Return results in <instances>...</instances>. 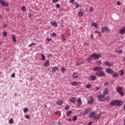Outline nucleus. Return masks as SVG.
<instances>
[{
	"instance_id": "60",
	"label": "nucleus",
	"mask_w": 125,
	"mask_h": 125,
	"mask_svg": "<svg viewBox=\"0 0 125 125\" xmlns=\"http://www.w3.org/2000/svg\"><path fill=\"white\" fill-rule=\"evenodd\" d=\"M47 41H48V42H50V41H51V39H50V38H47Z\"/></svg>"
},
{
	"instance_id": "41",
	"label": "nucleus",
	"mask_w": 125,
	"mask_h": 125,
	"mask_svg": "<svg viewBox=\"0 0 125 125\" xmlns=\"http://www.w3.org/2000/svg\"><path fill=\"white\" fill-rule=\"evenodd\" d=\"M56 33L55 32L52 33L51 35V37H56Z\"/></svg>"
},
{
	"instance_id": "8",
	"label": "nucleus",
	"mask_w": 125,
	"mask_h": 125,
	"mask_svg": "<svg viewBox=\"0 0 125 125\" xmlns=\"http://www.w3.org/2000/svg\"><path fill=\"white\" fill-rule=\"evenodd\" d=\"M91 110H92V108L90 107H89L88 108L85 110L84 113V115H87V114L90 113V111H91Z\"/></svg>"
},
{
	"instance_id": "2",
	"label": "nucleus",
	"mask_w": 125,
	"mask_h": 125,
	"mask_svg": "<svg viewBox=\"0 0 125 125\" xmlns=\"http://www.w3.org/2000/svg\"><path fill=\"white\" fill-rule=\"evenodd\" d=\"M110 106L119 107V106H122L123 105V101L119 100H115L110 103Z\"/></svg>"
},
{
	"instance_id": "47",
	"label": "nucleus",
	"mask_w": 125,
	"mask_h": 125,
	"mask_svg": "<svg viewBox=\"0 0 125 125\" xmlns=\"http://www.w3.org/2000/svg\"><path fill=\"white\" fill-rule=\"evenodd\" d=\"M69 2L70 3H74L75 2V0H69Z\"/></svg>"
},
{
	"instance_id": "48",
	"label": "nucleus",
	"mask_w": 125,
	"mask_h": 125,
	"mask_svg": "<svg viewBox=\"0 0 125 125\" xmlns=\"http://www.w3.org/2000/svg\"><path fill=\"white\" fill-rule=\"evenodd\" d=\"M98 63L99 66L100 65H101V64H102V62H101V60L99 61L98 62Z\"/></svg>"
},
{
	"instance_id": "25",
	"label": "nucleus",
	"mask_w": 125,
	"mask_h": 125,
	"mask_svg": "<svg viewBox=\"0 0 125 125\" xmlns=\"http://www.w3.org/2000/svg\"><path fill=\"white\" fill-rule=\"evenodd\" d=\"M12 39H13V42H17V40H16V36H15V35H13L12 36Z\"/></svg>"
},
{
	"instance_id": "34",
	"label": "nucleus",
	"mask_w": 125,
	"mask_h": 125,
	"mask_svg": "<svg viewBox=\"0 0 125 125\" xmlns=\"http://www.w3.org/2000/svg\"><path fill=\"white\" fill-rule=\"evenodd\" d=\"M98 101H100V102H104V99H102V98H99V97H98Z\"/></svg>"
},
{
	"instance_id": "22",
	"label": "nucleus",
	"mask_w": 125,
	"mask_h": 125,
	"mask_svg": "<svg viewBox=\"0 0 125 125\" xmlns=\"http://www.w3.org/2000/svg\"><path fill=\"white\" fill-rule=\"evenodd\" d=\"M78 15L80 17H83V13L82 11H80L78 13Z\"/></svg>"
},
{
	"instance_id": "4",
	"label": "nucleus",
	"mask_w": 125,
	"mask_h": 125,
	"mask_svg": "<svg viewBox=\"0 0 125 125\" xmlns=\"http://www.w3.org/2000/svg\"><path fill=\"white\" fill-rule=\"evenodd\" d=\"M91 58H92L93 60H96V59H99L101 57V54L94 53L90 56Z\"/></svg>"
},
{
	"instance_id": "46",
	"label": "nucleus",
	"mask_w": 125,
	"mask_h": 125,
	"mask_svg": "<svg viewBox=\"0 0 125 125\" xmlns=\"http://www.w3.org/2000/svg\"><path fill=\"white\" fill-rule=\"evenodd\" d=\"M87 62H91V58H88L87 59Z\"/></svg>"
},
{
	"instance_id": "1",
	"label": "nucleus",
	"mask_w": 125,
	"mask_h": 125,
	"mask_svg": "<svg viewBox=\"0 0 125 125\" xmlns=\"http://www.w3.org/2000/svg\"><path fill=\"white\" fill-rule=\"evenodd\" d=\"M102 69L103 68L101 66H96L93 68V71H98L95 74L97 77H105L106 74L105 73V72L101 71Z\"/></svg>"
},
{
	"instance_id": "13",
	"label": "nucleus",
	"mask_w": 125,
	"mask_h": 125,
	"mask_svg": "<svg viewBox=\"0 0 125 125\" xmlns=\"http://www.w3.org/2000/svg\"><path fill=\"white\" fill-rule=\"evenodd\" d=\"M78 77H79V74L78 73H77L76 72H75L72 75V78L73 79H77V78H78Z\"/></svg>"
},
{
	"instance_id": "14",
	"label": "nucleus",
	"mask_w": 125,
	"mask_h": 125,
	"mask_svg": "<svg viewBox=\"0 0 125 125\" xmlns=\"http://www.w3.org/2000/svg\"><path fill=\"white\" fill-rule=\"evenodd\" d=\"M89 78L92 81H95L96 80V76L95 75H91L89 76Z\"/></svg>"
},
{
	"instance_id": "56",
	"label": "nucleus",
	"mask_w": 125,
	"mask_h": 125,
	"mask_svg": "<svg viewBox=\"0 0 125 125\" xmlns=\"http://www.w3.org/2000/svg\"><path fill=\"white\" fill-rule=\"evenodd\" d=\"M119 53H123V50H118Z\"/></svg>"
},
{
	"instance_id": "17",
	"label": "nucleus",
	"mask_w": 125,
	"mask_h": 125,
	"mask_svg": "<svg viewBox=\"0 0 125 125\" xmlns=\"http://www.w3.org/2000/svg\"><path fill=\"white\" fill-rule=\"evenodd\" d=\"M79 83L77 82H74L71 83V84H72V85L74 86H76V85H79Z\"/></svg>"
},
{
	"instance_id": "27",
	"label": "nucleus",
	"mask_w": 125,
	"mask_h": 125,
	"mask_svg": "<svg viewBox=\"0 0 125 125\" xmlns=\"http://www.w3.org/2000/svg\"><path fill=\"white\" fill-rule=\"evenodd\" d=\"M52 25H53V26H54V27H57L58 25H57V22H55V21H53L52 23Z\"/></svg>"
},
{
	"instance_id": "10",
	"label": "nucleus",
	"mask_w": 125,
	"mask_h": 125,
	"mask_svg": "<svg viewBox=\"0 0 125 125\" xmlns=\"http://www.w3.org/2000/svg\"><path fill=\"white\" fill-rule=\"evenodd\" d=\"M105 65H108V67H112L113 63L106 61L104 62Z\"/></svg>"
},
{
	"instance_id": "16",
	"label": "nucleus",
	"mask_w": 125,
	"mask_h": 125,
	"mask_svg": "<svg viewBox=\"0 0 125 125\" xmlns=\"http://www.w3.org/2000/svg\"><path fill=\"white\" fill-rule=\"evenodd\" d=\"M108 89L106 88L105 89L104 91H103V94H104V95H107V94H108Z\"/></svg>"
},
{
	"instance_id": "19",
	"label": "nucleus",
	"mask_w": 125,
	"mask_h": 125,
	"mask_svg": "<svg viewBox=\"0 0 125 125\" xmlns=\"http://www.w3.org/2000/svg\"><path fill=\"white\" fill-rule=\"evenodd\" d=\"M41 55L42 57L41 60H42V61L45 60V56H44V55H43V54H42V53H41Z\"/></svg>"
},
{
	"instance_id": "3",
	"label": "nucleus",
	"mask_w": 125,
	"mask_h": 125,
	"mask_svg": "<svg viewBox=\"0 0 125 125\" xmlns=\"http://www.w3.org/2000/svg\"><path fill=\"white\" fill-rule=\"evenodd\" d=\"M116 91L122 96V97H124V96H125V93L123 92V87L118 86L116 89Z\"/></svg>"
},
{
	"instance_id": "37",
	"label": "nucleus",
	"mask_w": 125,
	"mask_h": 125,
	"mask_svg": "<svg viewBox=\"0 0 125 125\" xmlns=\"http://www.w3.org/2000/svg\"><path fill=\"white\" fill-rule=\"evenodd\" d=\"M96 23L95 22H93L91 23V26H92L93 27H94L95 25H96Z\"/></svg>"
},
{
	"instance_id": "39",
	"label": "nucleus",
	"mask_w": 125,
	"mask_h": 125,
	"mask_svg": "<svg viewBox=\"0 0 125 125\" xmlns=\"http://www.w3.org/2000/svg\"><path fill=\"white\" fill-rule=\"evenodd\" d=\"M65 71H66V68H65V67H62V73H64V72H65Z\"/></svg>"
},
{
	"instance_id": "36",
	"label": "nucleus",
	"mask_w": 125,
	"mask_h": 125,
	"mask_svg": "<svg viewBox=\"0 0 125 125\" xmlns=\"http://www.w3.org/2000/svg\"><path fill=\"white\" fill-rule=\"evenodd\" d=\"M55 114L56 115H59V116H61V112L58 111L56 112H55Z\"/></svg>"
},
{
	"instance_id": "33",
	"label": "nucleus",
	"mask_w": 125,
	"mask_h": 125,
	"mask_svg": "<svg viewBox=\"0 0 125 125\" xmlns=\"http://www.w3.org/2000/svg\"><path fill=\"white\" fill-rule=\"evenodd\" d=\"M100 116H101L100 114H99L98 115H96V116L95 115L94 119H96L97 120L100 118Z\"/></svg>"
},
{
	"instance_id": "58",
	"label": "nucleus",
	"mask_w": 125,
	"mask_h": 125,
	"mask_svg": "<svg viewBox=\"0 0 125 125\" xmlns=\"http://www.w3.org/2000/svg\"><path fill=\"white\" fill-rule=\"evenodd\" d=\"M81 63H80L79 62H77L76 63V66H80Z\"/></svg>"
},
{
	"instance_id": "49",
	"label": "nucleus",
	"mask_w": 125,
	"mask_h": 125,
	"mask_svg": "<svg viewBox=\"0 0 125 125\" xmlns=\"http://www.w3.org/2000/svg\"><path fill=\"white\" fill-rule=\"evenodd\" d=\"M11 77L12 78H15V73H12L11 75Z\"/></svg>"
},
{
	"instance_id": "54",
	"label": "nucleus",
	"mask_w": 125,
	"mask_h": 125,
	"mask_svg": "<svg viewBox=\"0 0 125 125\" xmlns=\"http://www.w3.org/2000/svg\"><path fill=\"white\" fill-rule=\"evenodd\" d=\"M56 7H57V8H59L60 7V4H57L56 5Z\"/></svg>"
},
{
	"instance_id": "64",
	"label": "nucleus",
	"mask_w": 125,
	"mask_h": 125,
	"mask_svg": "<svg viewBox=\"0 0 125 125\" xmlns=\"http://www.w3.org/2000/svg\"><path fill=\"white\" fill-rule=\"evenodd\" d=\"M61 38H62V39H63V38H64V35H61Z\"/></svg>"
},
{
	"instance_id": "61",
	"label": "nucleus",
	"mask_w": 125,
	"mask_h": 125,
	"mask_svg": "<svg viewBox=\"0 0 125 125\" xmlns=\"http://www.w3.org/2000/svg\"><path fill=\"white\" fill-rule=\"evenodd\" d=\"M98 35H99V37H102V36L101 35V33H100V32H99Z\"/></svg>"
},
{
	"instance_id": "18",
	"label": "nucleus",
	"mask_w": 125,
	"mask_h": 125,
	"mask_svg": "<svg viewBox=\"0 0 125 125\" xmlns=\"http://www.w3.org/2000/svg\"><path fill=\"white\" fill-rule=\"evenodd\" d=\"M77 101L79 105H82V104H83V102H82V99L81 98H78Z\"/></svg>"
},
{
	"instance_id": "35",
	"label": "nucleus",
	"mask_w": 125,
	"mask_h": 125,
	"mask_svg": "<svg viewBox=\"0 0 125 125\" xmlns=\"http://www.w3.org/2000/svg\"><path fill=\"white\" fill-rule=\"evenodd\" d=\"M121 72V76H124V74H125V71L123 69L120 70Z\"/></svg>"
},
{
	"instance_id": "29",
	"label": "nucleus",
	"mask_w": 125,
	"mask_h": 125,
	"mask_svg": "<svg viewBox=\"0 0 125 125\" xmlns=\"http://www.w3.org/2000/svg\"><path fill=\"white\" fill-rule=\"evenodd\" d=\"M105 96H106L104 94H101L100 96H98L100 98H105Z\"/></svg>"
},
{
	"instance_id": "53",
	"label": "nucleus",
	"mask_w": 125,
	"mask_h": 125,
	"mask_svg": "<svg viewBox=\"0 0 125 125\" xmlns=\"http://www.w3.org/2000/svg\"><path fill=\"white\" fill-rule=\"evenodd\" d=\"M6 27H7V24H5L4 25V26H3V28L4 29H5V28H6Z\"/></svg>"
},
{
	"instance_id": "24",
	"label": "nucleus",
	"mask_w": 125,
	"mask_h": 125,
	"mask_svg": "<svg viewBox=\"0 0 125 125\" xmlns=\"http://www.w3.org/2000/svg\"><path fill=\"white\" fill-rule=\"evenodd\" d=\"M57 104L58 105H61V104H63V101L60 100L57 102Z\"/></svg>"
},
{
	"instance_id": "6",
	"label": "nucleus",
	"mask_w": 125,
	"mask_h": 125,
	"mask_svg": "<svg viewBox=\"0 0 125 125\" xmlns=\"http://www.w3.org/2000/svg\"><path fill=\"white\" fill-rule=\"evenodd\" d=\"M106 72L107 74H114L115 73V71L112 70L111 68H106Z\"/></svg>"
},
{
	"instance_id": "30",
	"label": "nucleus",
	"mask_w": 125,
	"mask_h": 125,
	"mask_svg": "<svg viewBox=\"0 0 125 125\" xmlns=\"http://www.w3.org/2000/svg\"><path fill=\"white\" fill-rule=\"evenodd\" d=\"M71 114H72V111H68L66 113L67 117L70 116V115H71Z\"/></svg>"
},
{
	"instance_id": "32",
	"label": "nucleus",
	"mask_w": 125,
	"mask_h": 125,
	"mask_svg": "<svg viewBox=\"0 0 125 125\" xmlns=\"http://www.w3.org/2000/svg\"><path fill=\"white\" fill-rule=\"evenodd\" d=\"M13 123H14L13 119L11 118L10 121H9V124H10V125H12Z\"/></svg>"
},
{
	"instance_id": "5",
	"label": "nucleus",
	"mask_w": 125,
	"mask_h": 125,
	"mask_svg": "<svg viewBox=\"0 0 125 125\" xmlns=\"http://www.w3.org/2000/svg\"><path fill=\"white\" fill-rule=\"evenodd\" d=\"M0 3L2 6H6V7H8V5H9L7 2H4V0H0Z\"/></svg>"
},
{
	"instance_id": "51",
	"label": "nucleus",
	"mask_w": 125,
	"mask_h": 125,
	"mask_svg": "<svg viewBox=\"0 0 125 125\" xmlns=\"http://www.w3.org/2000/svg\"><path fill=\"white\" fill-rule=\"evenodd\" d=\"M25 119H29L30 118L29 115H25Z\"/></svg>"
},
{
	"instance_id": "44",
	"label": "nucleus",
	"mask_w": 125,
	"mask_h": 125,
	"mask_svg": "<svg viewBox=\"0 0 125 125\" xmlns=\"http://www.w3.org/2000/svg\"><path fill=\"white\" fill-rule=\"evenodd\" d=\"M3 35L4 37H6V36H7V33H6V32L5 31H4L3 33Z\"/></svg>"
},
{
	"instance_id": "23",
	"label": "nucleus",
	"mask_w": 125,
	"mask_h": 125,
	"mask_svg": "<svg viewBox=\"0 0 125 125\" xmlns=\"http://www.w3.org/2000/svg\"><path fill=\"white\" fill-rule=\"evenodd\" d=\"M74 5H75V8H79V7H80V4H79V3L78 2H75Z\"/></svg>"
},
{
	"instance_id": "11",
	"label": "nucleus",
	"mask_w": 125,
	"mask_h": 125,
	"mask_svg": "<svg viewBox=\"0 0 125 125\" xmlns=\"http://www.w3.org/2000/svg\"><path fill=\"white\" fill-rule=\"evenodd\" d=\"M95 115H96V113L95 112H90L89 118H93V117H95Z\"/></svg>"
},
{
	"instance_id": "52",
	"label": "nucleus",
	"mask_w": 125,
	"mask_h": 125,
	"mask_svg": "<svg viewBox=\"0 0 125 125\" xmlns=\"http://www.w3.org/2000/svg\"><path fill=\"white\" fill-rule=\"evenodd\" d=\"M94 27H95L96 29H98V24H97V23L96 24V25Z\"/></svg>"
},
{
	"instance_id": "9",
	"label": "nucleus",
	"mask_w": 125,
	"mask_h": 125,
	"mask_svg": "<svg viewBox=\"0 0 125 125\" xmlns=\"http://www.w3.org/2000/svg\"><path fill=\"white\" fill-rule=\"evenodd\" d=\"M109 28L107 27H104L103 28H102V32L103 33H104V32H107V33H108V32H109Z\"/></svg>"
},
{
	"instance_id": "50",
	"label": "nucleus",
	"mask_w": 125,
	"mask_h": 125,
	"mask_svg": "<svg viewBox=\"0 0 125 125\" xmlns=\"http://www.w3.org/2000/svg\"><path fill=\"white\" fill-rule=\"evenodd\" d=\"M100 88H101V87H98V86L96 87V89L97 91L99 90V89H100Z\"/></svg>"
},
{
	"instance_id": "21",
	"label": "nucleus",
	"mask_w": 125,
	"mask_h": 125,
	"mask_svg": "<svg viewBox=\"0 0 125 125\" xmlns=\"http://www.w3.org/2000/svg\"><path fill=\"white\" fill-rule=\"evenodd\" d=\"M70 101L72 103H75L76 102V98H75V97H72Z\"/></svg>"
},
{
	"instance_id": "45",
	"label": "nucleus",
	"mask_w": 125,
	"mask_h": 125,
	"mask_svg": "<svg viewBox=\"0 0 125 125\" xmlns=\"http://www.w3.org/2000/svg\"><path fill=\"white\" fill-rule=\"evenodd\" d=\"M21 9L22 10H23V11H26V7L25 6H22L21 7Z\"/></svg>"
},
{
	"instance_id": "55",
	"label": "nucleus",
	"mask_w": 125,
	"mask_h": 125,
	"mask_svg": "<svg viewBox=\"0 0 125 125\" xmlns=\"http://www.w3.org/2000/svg\"><path fill=\"white\" fill-rule=\"evenodd\" d=\"M90 12H92V11H93V8L90 7Z\"/></svg>"
},
{
	"instance_id": "31",
	"label": "nucleus",
	"mask_w": 125,
	"mask_h": 125,
	"mask_svg": "<svg viewBox=\"0 0 125 125\" xmlns=\"http://www.w3.org/2000/svg\"><path fill=\"white\" fill-rule=\"evenodd\" d=\"M33 45H37V44L36 43H31L29 45H28V47H32Z\"/></svg>"
},
{
	"instance_id": "28",
	"label": "nucleus",
	"mask_w": 125,
	"mask_h": 125,
	"mask_svg": "<svg viewBox=\"0 0 125 125\" xmlns=\"http://www.w3.org/2000/svg\"><path fill=\"white\" fill-rule=\"evenodd\" d=\"M118 76H119V74H118V73H115L112 75L113 78H117Z\"/></svg>"
},
{
	"instance_id": "26",
	"label": "nucleus",
	"mask_w": 125,
	"mask_h": 125,
	"mask_svg": "<svg viewBox=\"0 0 125 125\" xmlns=\"http://www.w3.org/2000/svg\"><path fill=\"white\" fill-rule=\"evenodd\" d=\"M94 102V101H93L92 99H91L90 101H88V104H93Z\"/></svg>"
},
{
	"instance_id": "63",
	"label": "nucleus",
	"mask_w": 125,
	"mask_h": 125,
	"mask_svg": "<svg viewBox=\"0 0 125 125\" xmlns=\"http://www.w3.org/2000/svg\"><path fill=\"white\" fill-rule=\"evenodd\" d=\"M62 40H63V42H65V41H66V39L64 37H63L62 38Z\"/></svg>"
},
{
	"instance_id": "15",
	"label": "nucleus",
	"mask_w": 125,
	"mask_h": 125,
	"mask_svg": "<svg viewBox=\"0 0 125 125\" xmlns=\"http://www.w3.org/2000/svg\"><path fill=\"white\" fill-rule=\"evenodd\" d=\"M58 67L55 66L52 68V73H54V72H56L57 70H58Z\"/></svg>"
},
{
	"instance_id": "42",
	"label": "nucleus",
	"mask_w": 125,
	"mask_h": 125,
	"mask_svg": "<svg viewBox=\"0 0 125 125\" xmlns=\"http://www.w3.org/2000/svg\"><path fill=\"white\" fill-rule=\"evenodd\" d=\"M68 109H70V105H66L65 108V110H67Z\"/></svg>"
},
{
	"instance_id": "59",
	"label": "nucleus",
	"mask_w": 125,
	"mask_h": 125,
	"mask_svg": "<svg viewBox=\"0 0 125 125\" xmlns=\"http://www.w3.org/2000/svg\"><path fill=\"white\" fill-rule=\"evenodd\" d=\"M117 5H121V2H120V1H118L117 2Z\"/></svg>"
},
{
	"instance_id": "62",
	"label": "nucleus",
	"mask_w": 125,
	"mask_h": 125,
	"mask_svg": "<svg viewBox=\"0 0 125 125\" xmlns=\"http://www.w3.org/2000/svg\"><path fill=\"white\" fill-rule=\"evenodd\" d=\"M92 122H89V123L88 124V125H92Z\"/></svg>"
},
{
	"instance_id": "40",
	"label": "nucleus",
	"mask_w": 125,
	"mask_h": 125,
	"mask_svg": "<svg viewBox=\"0 0 125 125\" xmlns=\"http://www.w3.org/2000/svg\"><path fill=\"white\" fill-rule=\"evenodd\" d=\"M86 88H90V87H91V85L87 84L86 85Z\"/></svg>"
},
{
	"instance_id": "38",
	"label": "nucleus",
	"mask_w": 125,
	"mask_h": 125,
	"mask_svg": "<svg viewBox=\"0 0 125 125\" xmlns=\"http://www.w3.org/2000/svg\"><path fill=\"white\" fill-rule=\"evenodd\" d=\"M78 120V117L76 116H74L73 117V121H76Z\"/></svg>"
},
{
	"instance_id": "12",
	"label": "nucleus",
	"mask_w": 125,
	"mask_h": 125,
	"mask_svg": "<svg viewBox=\"0 0 125 125\" xmlns=\"http://www.w3.org/2000/svg\"><path fill=\"white\" fill-rule=\"evenodd\" d=\"M49 65H50V62H49V61L48 60H47L46 62L44 64L43 66L44 67H47V66H49Z\"/></svg>"
},
{
	"instance_id": "7",
	"label": "nucleus",
	"mask_w": 125,
	"mask_h": 125,
	"mask_svg": "<svg viewBox=\"0 0 125 125\" xmlns=\"http://www.w3.org/2000/svg\"><path fill=\"white\" fill-rule=\"evenodd\" d=\"M120 34L121 35H125V26L122 28L119 31Z\"/></svg>"
},
{
	"instance_id": "57",
	"label": "nucleus",
	"mask_w": 125,
	"mask_h": 125,
	"mask_svg": "<svg viewBox=\"0 0 125 125\" xmlns=\"http://www.w3.org/2000/svg\"><path fill=\"white\" fill-rule=\"evenodd\" d=\"M52 1H53L54 3H55V2H57V1H58V0H52Z\"/></svg>"
},
{
	"instance_id": "43",
	"label": "nucleus",
	"mask_w": 125,
	"mask_h": 125,
	"mask_svg": "<svg viewBox=\"0 0 125 125\" xmlns=\"http://www.w3.org/2000/svg\"><path fill=\"white\" fill-rule=\"evenodd\" d=\"M28 111H29V110H28V108H25L23 110L24 113H27V112H28Z\"/></svg>"
},
{
	"instance_id": "20",
	"label": "nucleus",
	"mask_w": 125,
	"mask_h": 125,
	"mask_svg": "<svg viewBox=\"0 0 125 125\" xmlns=\"http://www.w3.org/2000/svg\"><path fill=\"white\" fill-rule=\"evenodd\" d=\"M104 101H107V102H109V101H110V97H107V98L104 99Z\"/></svg>"
}]
</instances>
